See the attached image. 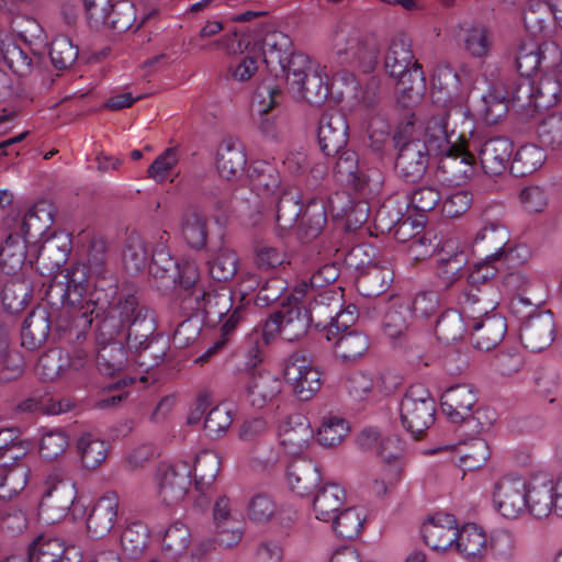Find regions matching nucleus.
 <instances>
[{
  "label": "nucleus",
  "mask_w": 562,
  "mask_h": 562,
  "mask_svg": "<svg viewBox=\"0 0 562 562\" xmlns=\"http://www.w3.org/2000/svg\"><path fill=\"white\" fill-rule=\"evenodd\" d=\"M65 279L64 307L72 323L86 327L91 325L92 315L101 318L97 337L100 371L108 375L120 372L127 363V353L114 338L126 327L146 323L148 312L138 310L135 295L119 293L116 285L92 289V277L86 265L66 269Z\"/></svg>",
  "instance_id": "obj_1"
},
{
  "label": "nucleus",
  "mask_w": 562,
  "mask_h": 562,
  "mask_svg": "<svg viewBox=\"0 0 562 562\" xmlns=\"http://www.w3.org/2000/svg\"><path fill=\"white\" fill-rule=\"evenodd\" d=\"M268 71L286 81L290 92L313 105L329 97L328 75L324 66L312 63L308 56L293 53L291 38L282 32L268 34L258 48Z\"/></svg>",
  "instance_id": "obj_2"
},
{
  "label": "nucleus",
  "mask_w": 562,
  "mask_h": 562,
  "mask_svg": "<svg viewBox=\"0 0 562 562\" xmlns=\"http://www.w3.org/2000/svg\"><path fill=\"white\" fill-rule=\"evenodd\" d=\"M491 501L493 509L507 520H516L525 515L537 520L548 518L549 491L540 482V475L529 479L503 476L494 483Z\"/></svg>",
  "instance_id": "obj_3"
},
{
  "label": "nucleus",
  "mask_w": 562,
  "mask_h": 562,
  "mask_svg": "<svg viewBox=\"0 0 562 562\" xmlns=\"http://www.w3.org/2000/svg\"><path fill=\"white\" fill-rule=\"evenodd\" d=\"M385 72L396 80L398 102L409 108L422 101L426 78L422 65L415 59L411 40L403 35L394 36L384 54Z\"/></svg>",
  "instance_id": "obj_4"
},
{
  "label": "nucleus",
  "mask_w": 562,
  "mask_h": 562,
  "mask_svg": "<svg viewBox=\"0 0 562 562\" xmlns=\"http://www.w3.org/2000/svg\"><path fill=\"white\" fill-rule=\"evenodd\" d=\"M308 285L306 281L299 282L282 303L281 308L270 315L261 329V337L265 344H269L278 336L286 341H294L302 338L313 321L312 312L307 310L301 300L307 295Z\"/></svg>",
  "instance_id": "obj_5"
},
{
  "label": "nucleus",
  "mask_w": 562,
  "mask_h": 562,
  "mask_svg": "<svg viewBox=\"0 0 562 562\" xmlns=\"http://www.w3.org/2000/svg\"><path fill=\"white\" fill-rule=\"evenodd\" d=\"M361 446L374 448L381 460V468L370 484L371 492L385 496L401 481L404 471L403 446L396 436L381 437L374 428L364 429L359 437Z\"/></svg>",
  "instance_id": "obj_6"
},
{
  "label": "nucleus",
  "mask_w": 562,
  "mask_h": 562,
  "mask_svg": "<svg viewBox=\"0 0 562 562\" xmlns=\"http://www.w3.org/2000/svg\"><path fill=\"white\" fill-rule=\"evenodd\" d=\"M182 308L188 313H202L210 323L223 322L224 335L232 333L241 319V308H233L232 291L225 286L205 290L195 288L182 297Z\"/></svg>",
  "instance_id": "obj_7"
},
{
  "label": "nucleus",
  "mask_w": 562,
  "mask_h": 562,
  "mask_svg": "<svg viewBox=\"0 0 562 562\" xmlns=\"http://www.w3.org/2000/svg\"><path fill=\"white\" fill-rule=\"evenodd\" d=\"M277 205V223L280 229L286 231L299 224L306 239L316 237L326 223L324 205L311 201L303 212L299 193L284 190L279 194Z\"/></svg>",
  "instance_id": "obj_8"
},
{
  "label": "nucleus",
  "mask_w": 562,
  "mask_h": 562,
  "mask_svg": "<svg viewBox=\"0 0 562 562\" xmlns=\"http://www.w3.org/2000/svg\"><path fill=\"white\" fill-rule=\"evenodd\" d=\"M435 413V400L422 384L412 385L400 403L402 426L415 438L432 425Z\"/></svg>",
  "instance_id": "obj_9"
},
{
  "label": "nucleus",
  "mask_w": 562,
  "mask_h": 562,
  "mask_svg": "<svg viewBox=\"0 0 562 562\" xmlns=\"http://www.w3.org/2000/svg\"><path fill=\"white\" fill-rule=\"evenodd\" d=\"M331 43L341 64L353 66L364 74H369L375 68L378 64L376 49L362 44L358 32L351 26H337L333 31Z\"/></svg>",
  "instance_id": "obj_10"
},
{
  "label": "nucleus",
  "mask_w": 562,
  "mask_h": 562,
  "mask_svg": "<svg viewBox=\"0 0 562 562\" xmlns=\"http://www.w3.org/2000/svg\"><path fill=\"white\" fill-rule=\"evenodd\" d=\"M192 465L190 461L177 460L160 464L155 473L158 497L168 506L181 503L191 486Z\"/></svg>",
  "instance_id": "obj_11"
},
{
  "label": "nucleus",
  "mask_w": 562,
  "mask_h": 562,
  "mask_svg": "<svg viewBox=\"0 0 562 562\" xmlns=\"http://www.w3.org/2000/svg\"><path fill=\"white\" fill-rule=\"evenodd\" d=\"M38 507L40 518L49 525L61 521L77 497V487L71 480L50 479L46 483Z\"/></svg>",
  "instance_id": "obj_12"
},
{
  "label": "nucleus",
  "mask_w": 562,
  "mask_h": 562,
  "mask_svg": "<svg viewBox=\"0 0 562 562\" xmlns=\"http://www.w3.org/2000/svg\"><path fill=\"white\" fill-rule=\"evenodd\" d=\"M329 97L340 104L344 111H355L359 108H370L375 102V94L362 89L355 75L340 70L333 77Z\"/></svg>",
  "instance_id": "obj_13"
},
{
  "label": "nucleus",
  "mask_w": 562,
  "mask_h": 562,
  "mask_svg": "<svg viewBox=\"0 0 562 562\" xmlns=\"http://www.w3.org/2000/svg\"><path fill=\"white\" fill-rule=\"evenodd\" d=\"M282 387L280 375L262 368L248 373L244 384V396L252 408L262 409L278 398Z\"/></svg>",
  "instance_id": "obj_14"
},
{
  "label": "nucleus",
  "mask_w": 562,
  "mask_h": 562,
  "mask_svg": "<svg viewBox=\"0 0 562 562\" xmlns=\"http://www.w3.org/2000/svg\"><path fill=\"white\" fill-rule=\"evenodd\" d=\"M283 375L293 387L301 401H308L322 387V372L304 358L290 357L284 367Z\"/></svg>",
  "instance_id": "obj_15"
},
{
  "label": "nucleus",
  "mask_w": 562,
  "mask_h": 562,
  "mask_svg": "<svg viewBox=\"0 0 562 562\" xmlns=\"http://www.w3.org/2000/svg\"><path fill=\"white\" fill-rule=\"evenodd\" d=\"M470 147H472V142L467 147L454 142L451 144V148L436 154V156H441L438 168L446 181L459 186L472 178L475 171V159L470 153Z\"/></svg>",
  "instance_id": "obj_16"
},
{
  "label": "nucleus",
  "mask_w": 562,
  "mask_h": 562,
  "mask_svg": "<svg viewBox=\"0 0 562 562\" xmlns=\"http://www.w3.org/2000/svg\"><path fill=\"white\" fill-rule=\"evenodd\" d=\"M561 90V83L550 76L542 77L537 85L525 79L518 85L514 99L528 109H546L558 102Z\"/></svg>",
  "instance_id": "obj_17"
},
{
  "label": "nucleus",
  "mask_w": 562,
  "mask_h": 562,
  "mask_svg": "<svg viewBox=\"0 0 562 562\" xmlns=\"http://www.w3.org/2000/svg\"><path fill=\"white\" fill-rule=\"evenodd\" d=\"M448 115L446 112H440L425 119L418 131L414 130L413 116L406 122L403 133L411 130L416 136L426 142L434 155L442 153L447 148H451V144L459 139L453 132L449 133L447 128Z\"/></svg>",
  "instance_id": "obj_18"
},
{
  "label": "nucleus",
  "mask_w": 562,
  "mask_h": 562,
  "mask_svg": "<svg viewBox=\"0 0 562 562\" xmlns=\"http://www.w3.org/2000/svg\"><path fill=\"white\" fill-rule=\"evenodd\" d=\"M86 356L81 351L74 353L61 349H50L40 357L36 364V373L44 380H56L63 376H71L85 366Z\"/></svg>",
  "instance_id": "obj_19"
},
{
  "label": "nucleus",
  "mask_w": 562,
  "mask_h": 562,
  "mask_svg": "<svg viewBox=\"0 0 562 562\" xmlns=\"http://www.w3.org/2000/svg\"><path fill=\"white\" fill-rule=\"evenodd\" d=\"M472 148L477 151L482 169L486 175H502L512 164L514 145L506 137H492L481 144L472 140Z\"/></svg>",
  "instance_id": "obj_20"
},
{
  "label": "nucleus",
  "mask_w": 562,
  "mask_h": 562,
  "mask_svg": "<svg viewBox=\"0 0 562 562\" xmlns=\"http://www.w3.org/2000/svg\"><path fill=\"white\" fill-rule=\"evenodd\" d=\"M454 36L462 48L474 58H485L494 45L491 27L480 21H463L456 25Z\"/></svg>",
  "instance_id": "obj_21"
},
{
  "label": "nucleus",
  "mask_w": 562,
  "mask_h": 562,
  "mask_svg": "<svg viewBox=\"0 0 562 562\" xmlns=\"http://www.w3.org/2000/svg\"><path fill=\"white\" fill-rule=\"evenodd\" d=\"M411 136L412 139L402 144L395 166L404 178L415 181L424 175L428 158L434 155V150L413 132Z\"/></svg>",
  "instance_id": "obj_22"
},
{
  "label": "nucleus",
  "mask_w": 562,
  "mask_h": 562,
  "mask_svg": "<svg viewBox=\"0 0 562 562\" xmlns=\"http://www.w3.org/2000/svg\"><path fill=\"white\" fill-rule=\"evenodd\" d=\"M438 276L447 283H453L468 263L465 245L457 236L445 238L436 252Z\"/></svg>",
  "instance_id": "obj_23"
},
{
  "label": "nucleus",
  "mask_w": 562,
  "mask_h": 562,
  "mask_svg": "<svg viewBox=\"0 0 562 562\" xmlns=\"http://www.w3.org/2000/svg\"><path fill=\"white\" fill-rule=\"evenodd\" d=\"M458 521L447 513H436L422 527L425 543L435 551L452 550L457 539Z\"/></svg>",
  "instance_id": "obj_24"
},
{
  "label": "nucleus",
  "mask_w": 562,
  "mask_h": 562,
  "mask_svg": "<svg viewBox=\"0 0 562 562\" xmlns=\"http://www.w3.org/2000/svg\"><path fill=\"white\" fill-rule=\"evenodd\" d=\"M314 437L315 432L308 419L301 414L291 415L279 425V443L289 454L303 452Z\"/></svg>",
  "instance_id": "obj_25"
},
{
  "label": "nucleus",
  "mask_w": 562,
  "mask_h": 562,
  "mask_svg": "<svg viewBox=\"0 0 562 562\" xmlns=\"http://www.w3.org/2000/svg\"><path fill=\"white\" fill-rule=\"evenodd\" d=\"M70 249L71 241L68 234L64 232L52 234L45 238L38 249L36 269L43 276L54 274L67 261Z\"/></svg>",
  "instance_id": "obj_26"
},
{
  "label": "nucleus",
  "mask_w": 562,
  "mask_h": 562,
  "mask_svg": "<svg viewBox=\"0 0 562 562\" xmlns=\"http://www.w3.org/2000/svg\"><path fill=\"white\" fill-rule=\"evenodd\" d=\"M554 318L550 312L529 317L520 328V340L532 352L541 351L553 341Z\"/></svg>",
  "instance_id": "obj_27"
},
{
  "label": "nucleus",
  "mask_w": 562,
  "mask_h": 562,
  "mask_svg": "<svg viewBox=\"0 0 562 562\" xmlns=\"http://www.w3.org/2000/svg\"><path fill=\"white\" fill-rule=\"evenodd\" d=\"M348 126L339 113H324L318 124V142L326 156H334L345 148Z\"/></svg>",
  "instance_id": "obj_28"
},
{
  "label": "nucleus",
  "mask_w": 562,
  "mask_h": 562,
  "mask_svg": "<svg viewBox=\"0 0 562 562\" xmlns=\"http://www.w3.org/2000/svg\"><path fill=\"white\" fill-rule=\"evenodd\" d=\"M477 401L476 390L470 384H457L441 395V409L448 418L458 423L468 419Z\"/></svg>",
  "instance_id": "obj_29"
},
{
  "label": "nucleus",
  "mask_w": 562,
  "mask_h": 562,
  "mask_svg": "<svg viewBox=\"0 0 562 562\" xmlns=\"http://www.w3.org/2000/svg\"><path fill=\"white\" fill-rule=\"evenodd\" d=\"M324 337L330 344L334 356L344 362L360 358L369 348L368 337L357 330L338 333L327 328Z\"/></svg>",
  "instance_id": "obj_30"
},
{
  "label": "nucleus",
  "mask_w": 562,
  "mask_h": 562,
  "mask_svg": "<svg viewBox=\"0 0 562 562\" xmlns=\"http://www.w3.org/2000/svg\"><path fill=\"white\" fill-rule=\"evenodd\" d=\"M452 550L468 562H481L488 551L487 535L482 527L465 524L458 530Z\"/></svg>",
  "instance_id": "obj_31"
},
{
  "label": "nucleus",
  "mask_w": 562,
  "mask_h": 562,
  "mask_svg": "<svg viewBox=\"0 0 562 562\" xmlns=\"http://www.w3.org/2000/svg\"><path fill=\"white\" fill-rule=\"evenodd\" d=\"M119 504V495L114 492L105 493L95 502L87 519L91 536L101 538L112 530L117 518Z\"/></svg>",
  "instance_id": "obj_32"
},
{
  "label": "nucleus",
  "mask_w": 562,
  "mask_h": 562,
  "mask_svg": "<svg viewBox=\"0 0 562 562\" xmlns=\"http://www.w3.org/2000/svg\"><path fill=\"white\" fill-rule=\"evenodd\" d=\"M81 554L77 548H65L59 539L47 536H38L29 546V562H75Z\"/></svg>",
  "instance_id": "obj_33"
},
{
  "label": "nucleus",
  "mask_w": 562,
  "mask_h": 562,
  "mask_svg": "<svg viewBox=\"0 0 562 562\" xmlns=\"http://www.w3.org/2000/svg\"><path fill=\"white\" fill-rule=\"evenodd\" d=\"M247 515L255 524H267L276 520L283 525L295 518V510L291 506H279L271 496L259 493L250 498Z\"/></svg>",
  "instance_id": "obj_34"
},
{
  "label": "nucleus",
  "mask_w": 562,
  "mask_h": 562,
  "mask_svg": "<svg viewBox=\"0 0 562 562\" xmlns=\"http://www.w3.org/2000/svg\"><path fill=\"white\" fill-rule=\"evenodd\" d=\"M247 157L243 144L233 138L223 140L216 151V168L226 180H236L245 171Z\"/></svg>",
  "instance_id": "obj_35"
},
{
  "label": "nucleus",
  "mask_w": 562,
  "mask_h": 562,
  "mask_svg": "<svg viewBox=\"0 0 562 562\" xmlns=\"http://www.w3.org/2000/svg\"><path fill=\"white\" fill-rule=\"evenodd\" d=\"M252 191L262 199L277 198L285 189L277 168L266 160H255L247 172Z\"/></svg>",
  "instance_id": "obj_36"
},
{
  "label": "nucleus",
  "mask_w": 562,
  "mask_h": 562,
  "mask_svg": "<svg viewBox=\"0 0 562 562\" xmlns=\"http://www.w3.org/2000/svg\"><path fill=\"white\" fill-rule=\"evenodd\" d=\"M472 342L476 349L488 351L495 348L505 337L507 331L506 319L492 314L470 325Z\"/></svg>",
  "instance_id": "obj_37"
},
{
  "label": "nucleus",
  "mask_w": 562,
  "mask_h": 562,
  "mask_svg": "<svg viewBox=\"0 0 562 562\" xmlns=\"http://www.w3.org/2000/svg\"><path fill=\"white\" fill-rule=\"evenodd\" d=\"M394 278L387 257H381L373 266L359 273L357 286L366 296H376L389 289Z\"/></svg>",
  "instance_id": "obj_38"
},
{
  "label": "nucleus",
  "mask_w": 562,
  "mask_h": 562,
  "mask_svg": "<svg viewBox=\"0 0 562 562\" xmlns=\"http://www.w3.org/2000/svg\"><path fill=\"white\" fill-rule=\"evenodd\" d=\"M493 289L488 285L484 288H471L469 292L464 293L461 301V313L464 315L469 324L475 321H481L486 316L494 314L497 306V301L491 297Z\"/></svg>",
  "instance_id": "obj_39"
},
{
  "label": "nucleus",
  "mask_w": 562,
  "mask_h": 562,
  "mask_svg": "<svg viewBox=\"0 0 562 562\" xmlns=\"http://www.w3.org/2000/svg\"><path fill=\"white\" fill-rule=\"evenodd\" d=\"M280 93V88L271 81L261 82L254 93L251 113L260 116V130L266 135H272L273 123L265 115L277 105Z\"/></svg>",
  "instance_id": "obj_40"
},
{
  "label": "nucleus",
  "mask_w": 562,
  "mask_h": 562,
  "mask_svg": "<svg viewBox=\"0 0 562 562\" xmlns=\"http://www.w3.org/2000/svg\"><path fill=\"white\" fill-rule=\"evenodd\" d=\"M346 493L336 483H328L322 486L313 502L315 518L325 522L330 521L345 502Z\"/></svg>",
  "instance_id": "obj_41"
},
{
  "label": "nucleus",
  "mask_w": 562,
  "mask_h": 562,
  "mask_svg": "<svg viewBox=\"0 0 562 562\" xmlns=\"http://www.w3.org/2000/svg\"><path fill=\"white\" fill-rule=\"evenodd\" d=\"M346 389L348 394L358 402L376 400L390 392L383 387L382 376H373L366 372L352 373L346 382Z\"/></svg>",
  "instance_id": "obj_42"
},
{
  "label": "nucleus",
  "mask_w": 562,
  "mask_h": 562,
  "mask_svg": "<svg viewBox=\"0 0 562 562\" xmlns=\"http://www.w3.org/2000/svg\"><path fill=\"white\" fill-rule=\"evenodd\" d=\"M49 328L48 313L43 308L32 311L23 322L22 346L30 350L38 348L47 339Z\"/></svg>",
  "instance_id": "obj_43"
},
{
  "label": "nucleus",
  "mask_w": 562,
  "mask_h": 562,
  "mask_svg": "<svg viewBox=\"0 0 562 562\" xmlns=\"http://www.w3.org/2000/svg\"><path fill=\"white\" fill-rule=\"evenodd\" d=\"M109 448L108 441L91 432L82 434L76 443L81 464L89 470L97 469L106 460Z\"/></svg>",
  "instance_id": "obj_44"
},
{
  "label": "nucleus",
  "mask_w": 562,
  "mask_h": 562,
  "mask_svg": "<svg viewBox=\"0 0 562 562\" xmlns=\"http://www.w3.org/2000/svg\"><path fill=\"white\" fill-rule=\"evenodd\" d=\"M508 112V102L502 88L493 87L475 106L476 115L487 124H495Z\"/></svg>",
  "instance_id": "obj_45"
},
{
  "label": "nucleus",
  "mask_w": 562,
  "mask_h": 562,
  "mask_svg": "<svg viewBox=\"0 0 562 562\" xmlns=\"http://www.w3.org/2000/svg\"><path fill=\"white\" fill-rule=\"evenodd\" d=\"M108 10V16L104 24L117 33L126 32L133 27L137 30L144 19L138 22L136 9L133 2L128 0H112Z\"/></svg>",
  "instance_id": "obj_46"
},
{
  "label": "nucleus",
  "mask_w": 562,
  "mask_h": 562,
  "mask_svg": "<svg viewBox=\"0 0 562 562\" xmlns=\"http://www.w3.org/2000/svg\"><path fill=\"white\" fill-rule=\"evenodd\" d=\"M0 61L20 77L27 76L33 68V58L27 49L9 37L0 40Z\"/></svg>",
  "instance_id": "obj_47"
},
{
  "label": "nucleus",
  "mask_w": 562,
  "mask_h": 562,
  "mask_svg": "<svg viewBox=\"0 0 562 562\" xmlns=\"http://www.w3.org/2000/svg\"><path fill=\"white\" fill-rule=\"evenodd\" d=\"M30 470L23 463L0 464V498L10 499L24 490Z\"/></svg>",
  "instance_id": "obj_48"
},
{
  "label": "nucleus",
  "mask_w": 562,
  "mask_h": 562,
  "mask_svg": "<svg viewBox=\"0 0 562 562\" xmlns=\"http://www.w3.org/2000/svg\"><path fill=\"white\" fill-rule=\"evenodd\" d=\"M26 257V240L20 235H10L0 247V270L4 274L19 271Z\"/></svg>",
  "instance_id": "obj_49"
},
{
  "label": "nucleus",
  "mask_w": 562,
  "mask_h": 562,
  "mask_svg": "<svg viewBox=\"0 0 562 562\" xmlns=\"http://www.w3.org/2000/svg\"><path fill=\"white\" fill-rule=\"evenodd\" d=\"M319 480V470L312 463L293 464L286 472V483L299 496L308 494Z\"/></svg>",
  "instance_id": "obj_50"
},
{
  "label": "nucleus",
  "mask_w": 562,
  "mask_h": 562,
  "mask_svg": "<svg viewBox=\"0 0 562 562\" xmlns=\"http://www.w3.org/2000/svg\"><path fill=\"white\" fill-rule=\"evenodd\" d=\"M544 161L546 154L541 147L526 144L512 157L510 171L517 177H524L538 170Z\"/></svg>",
  "instance_id": "obj_51"
},
{
  "label": "nucleus",
  "mask_w": 562,
  "mask_h": 562,
  "mask_svg": "<svg viewBox=\"0 0 562 562\" xmlns=\"http://www.w3.org/2000/svg\"><path fill=\"white\" fill-rule=\"evenodd\" d=\"M470 329V324L461 312L447 311L436 324V335L445 344H452L461 339L464 333Z\"/></svg>",
  "instance_id": "obj_52"
},
{
  "label": "nucleus",
  "mask_w": 562,
  "mask_h": 562,
  "mask_svg": "<svg viewBox=\"0 0 562 562\" xmlns=\"http://www.w3.org/2000/svg\"><path fill=\"white\" fill-rule=\"evenodd\" d=\"M330 521L338 537L353 539L361 532L366 521V510L358 506L348 507L337 514Z\"/></svg>",
  "instance_id": "obj_53"
},
{
  "label": "nucleus",
  "mask_w": 562,
  "mask_h": 562,
  "mask_svg": "<svg viewBox=\"0 0 562 562\" xmlns=\"http://www.w3.org/2000/svg\"><path fill=\"white\" fill-rule=\"evenodd\" d=\"M207 265L214 280L228 281L237 273L239 259L233 249L222 246L212 255Z\"/></svg>",
  "instance_id": "obj_54"
},
{
  "label": "nucleus",
  "mask_w": 562,
  "mask_h": 562,
  "mask_svg": "<svg viewBox=\"0 0 562 562\" xmlns=\"http://www.w3.org/2000/svg\"><path fill=\"white\" fill-rule=\"evenodd\" d=\"M221 467V459L214 451H203L196 456L192 470L195 487L200 491L209 488L215 481Z\"/></svg>",
  "instance_id": "obj_55"
},
{
  "label": "nucleus",
  "mask_w": 562,
  "mask_h": 562,
  "mask_svg": "<svg viewBox=\"0 0 562 562\" xmlns=\"http://www.w3.org/2000/svg\"><path fill=\"white\" fill-rule=\"evenodd\" d=\"M349 430V424L345 418L329 414L323 417L316 439L324 447H335L347 437Z\"/></svg>",
  "instance_id": "obj_56"
},
{
  "label": "nucleus",
  "mask_w": 562,
  "mask_h": 562,
  "mask_svg": "<svg viewBox=\"0 0 562 562\" xmlns=\"http://www.w3.org/2000/svg\"><path fill=\"white\" fill-rule=\"evenodd\" d=\"M182 235L188 245L202 249L206 245V218L199 212L188 213L182 223Z\"/></svg>",
  "instance_id": "obj_57"
},
{
  "label": "nucleus",
  "mask_w": 562,
  "mask_h": 562,
  "mask_svg": "<svg viewBox=\"0 0 562 562\" xmlns=\"http://www.w3.org/2000/svg\"><path fill=\"white\" fill-rule=\"evenodd\" d=\"M490 457V448L484 439H473L459 450L460 467L464 471H473L483 467Z\"/></svg>",
  "instance_id": "obj_58"
},
{
  "label": "nucleus",
  "mask_w": 562,
  "mask_h": 562,
  "mask_svg": "<svg viewBox=\"0 0 562 562\" xmlns=\"http://www.w3.org/2000/svg\"><path fill=\"white\" fill-rule=\"evenodd\" d=\"M507 231L494 223L483 226L474 236L473 245L487 241L490 248L494 251L487 255V258H501L504 255V246L507 244Z\"/></svg>",
  "instance_id": "obj_59"
},
{
  "label": "nucleus",
  "mask_w": 562,
  "mask_h": 562,
  "mask_svg": "<svg viewBox=\"0 0 562 562\" xmlns=\"http://www.w3.org/2000/svg\"><path fill=\"white\" fill-rule=\"evenodd\" d=\"M411 317L409 303L392 305L386 312L383 322L385 335L391 339L401 337L408 328Z\"/></svg>",
  "instance_id": "obj_60"
},
{
  "label": "nucleus",
  "mask_w": 562,
  "mask_h": 562,
  "mask_svg": "<svg viewBox=\"0 0 562 562\" xmlns=\"http://www.w3.org/2000/svg\"><path fill=\"white\" fill-rule=\"evenodd\" d=\"M149 251L145 239L139 235H131L123 252L125 268L137 272L147 266Z\"/></svg>",
  "instance_id": "obj_61"
},
{
  "label": "nucleus",
  "mask_w": 562,
  "mask_h": 562,
  "mask_svg": "<svg viewBox=\"0 0 562 562\" xmlns=\"http://www.w3.org/2000/svg\"><path fill=\"white\" fill-rule=\"evenodd\" d=\"M49 205L40 203L30 209L23 220V227L29 237L42 235L53 223Z\"/></svg>",
  "instance_id": "obj_62"
},
{
  "label": "nucleus",
  "mask_w": 562,
  "mask_h": 562,
  "mask_svg": "<svg viewBox=\"0 0 562 562\" xmlns=\"http://www.w3.org/2000/svg\"><path fill=\"white\" fill-rule=\"evenodd\" d=\"M148 529L142 522H132L121 535L122 549L132 557L142 554L147 546Z\"/></svg>",
  "instance_id": "obj_63"
},
{
  "label": "nucleus",
  "mask_w": 562,
  "mask_h": 562,
  "mask_svg": "<svg viewBox=\"0 0 562 562\" xmlns=\"http://www.w3.org/2000/svg\"><path fill=\"white\" fill-rule=\"evenodd\" d=\"M537 133L544 146L552 149L562 147V114L553 113L546 116L540 122Z\"/></svg>",
  "instance_id": "obj_64"
}]
</instances>
